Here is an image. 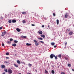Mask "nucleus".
<instances>
[{"instance_id":"nucleus-22","label":"nucleus","mask_w":74,"mask_h":74,"mask_svg":"<svg viewBox=\"0 0 74 74\" xmlns=\"http://www.w3.org/2000/svg\"><path fill=\"white\" fill-rule=\"evenodd\" d=\"M58 55V57H59V58H61V54H59Z\"/></svg>"},{"instance_id":"nucleus-43","label":"nucleus","mask_w":74,"mask_h":74,"mask_svg":"<svg viewBox=\"0 0 74 74\" xmlns=\"http://www.w3.org/2000/svg\"><path fill=\"white\" fill-rule=\"evenodd\" d=\"M0 19H3V17L1 16V17L0 18Z\"/></svg>"},{"instance_id":"nucleus-34","label":"nucleus","mask_w":74,"mask_h":74,"mask_svg":"<svg viewBox=\"0 0 74 74\" xmlns=\"http://www.w3.org/2000/svg\"><path fill=\"white\" fill-rule=\"evenodd\" d=\"M2 47H4V44L2 42Z\"/></svg>"},{"instance_id":"nucleus-30","label":"nucleus","mask_w":74,"mask_h":74,"mask_svg":"<svg viewBox=\"0 0 74 74\" xmlns=\"http://www.w3.org/2000/svg\"><path fill=\"white\" fill-rule=\"evenodd\" d=\"M21 63H22V64H26L25 62H21Z\"/></svg>"},{"instance_id":"nucleus-42","label":"nucleus","mask_w":74,"mask_h":74,"mask_svg":"<svg viewBox=\"0 0 74 74\" xmlns=\"http://www.w3.org/2000/svg\"><path fill=\"white\" fill-rule=\"evenodd\" d=\"M3 29V27H0V30H1V29Z\"/></svg>"},{"instance_id":"nucleus-40","label":"nucleus","mask_w":74,"mask_h":74,"mask_svg":"<svg viewBox=\"0 0 74 74\" xmlns=\"http://www.w3.org/2000/svg\"><path fill=\"white\" fill-rule=\"evenodd\" d=\"M32 26H35V25L32 24Z\"/></svg>"},{"instance_id":"nucleus-6","label":"nucleus","mask_w":74,"mask_h":74,"mask_svg":"<svg viewBox=\"0 0 74 74\" xmlns=\"http://www.w3.org/2000/svg\"><path fill=\"white\" fill-rule=\"evenodd\" d=\"M1 67L2 69H4V68H5V65H1Z\"/></svg>"},{"instance_id":"nucleus-12","label":"nucleus","mask_w":74,"mask_h":74,"mask_svg":"<svg viewBox=\"0 0 74 74\" xmlns=\"http://www.w3.org/2000/svg\"><path fill=\"white\" fill-rule=\"evenodd\" d=\"M59 21L58 19L57 20V25H59Z\"/></svg>"},{"instance_id":"nucleus-18","label":"nucleus","mask_w":74,"mask_h":74,"mask_svg":"<svg viewBox=\"0 0 74 74\" xmlns=\"http://www.w3.org/2000/svg\"><path fill=\"white\" fill-rule=\"evenodd\" d=\"M14 65L16 67H18V66L16 65V64H14Z\"/></svg>"},{"instance_id":"nucleus-25","label":"nucleus","mask_w":74,"mask_h":74,"mask_svg":"<svg viewBox=\"0 0 74 74\" xmlns=\"http://www.w3.org/2000/svg\"><path fill=\"white\" fill-rule=\"evenodd\" d=\"M51 45L53 46L54 45H55V43L54 42H52L51 43Z\"/></svg>"},{"instance_id":"nucleus-41","label":"nucleus","mask_w":74,"mask_h":74,"mask_svg":"<svg viewBox=\"0 0 74 74\" xmlns=\"http://www.w3.org/2000/svg\"><path fill=\"white\" fill-rule=\"evenodd\" d=\"M5 63H8V62H7V61H5Z\"/></svg>"},{"instance_id":"nucleus-35","label":"nucleus","mask_w":74,"mask_h":74,"mask_svg":"<svg viewBox=\"0 0 74 74\" xmlns=\"http://www.w3.org/2000/svg\"><path fill=\"white\" fill-rule=\"evenodd\" d=\"M65 45H66L67 44V42H65Z\"/></svg>"},{"instance_id":"nucleus-23","label":"nucleus","mask_w":74,"mask_h":74,"mask_svg":"<svg viewBox=\"0 0 74 74\" xmlns=\"http://www.w3.org/2000/svg\"><path fill=\"white\" fill-rule=\"evenodd\" d=\"M45 73H46V74H47V73H48V71H47L46 70H45Z\"/></svg>"},{"instance_id":"nucleus-55","label":"nucleus","mask_w":74,"mask_h":74,"mask_svg":"<svg viewBox=\"0 0 74 74\" xmlns=\"http://www.w3.org/2000/svg\"><path fill=\"white\" fill-rule=\"evenodd\" d=\"M74 52V51H73Z\"/></svg>"},{"instance_id":"nucleus-32","label":"nucleus","mask_w":74,"mask_h":74,"mask_svg":"<svg viewBox=\"0 0 74 74\" xmlns=\"http://www.w3.org/2000/svg\"><path fill=\"white\" fill-rule=\"evenodd\" d=\"M53 16H56V14L55 13H53Z\"/></svg>"},{"instance_id":"nucleus-46","label":"nucleus","mask_w":74,"mask_h":74,"mask_svg":"<svg viewBox=\"0 0 74 74\" xmlns=\"http://www.w3.org/2000/svg\"><path fill=\"white\" fill-rule=\"evenodd\" d=\"M6 59H9V58L8 57H6Z\"/></svg>"},{"instance_id":"nucleus-20","label":"nucleus","mask_w":74,"mask_h":74,"mask_svg":"<svg viewBox=\"0 0 74 74\" xmlns=\"http://www.w3.org/2000/svg\"><path fill=\"white\" fill-rule=\"evenodd\" d=\"M23 23H26V21H25V20H24L23 21Z\"/></svg>"},{"instance_id":"nucleus-1","label":"nucleus","mask_w":74,"mask_h":74,"mask_svg":"<svg viewBox=\"0 0 74 74\" xmlns=\"http://www.w3.org/2000/svg\"><path fill=\"white\" fill-rule=\"evenodd\" d=\"M34 42H35V44L36 45V46H38V45L39 44H38V42H37V41L36 40H34Z\"/></svg>"},{"instance_id":"nucleus-27","label":"nucleus","mask_w":74,"mask_h":74,"mask_svg":"<svg viewBox=\"0 0 74 74\" xmlns=\"http://www.w3.org/2000/svg\"><path fill=\"white\" fill-rule=\"evenodd\" d=\"M7 44H11V42L9 41L7 42Z\"/></svg>"},{"instance_id":"nucleus-33","label":"nucleus","mask_w":74,"mask_h":74,"mask_svg":"<svg viewBox=\"0 0 74 74\" xmlns=\"http://www.w3.org/2000/svg\"><path fill=\"white\" fill-rule=\"evenodd\" d=\"M55 59L56 60H57V59H58V57L57 56H55Z\"/></svg>"},{"instance_id":"nucleus-15","label":"nucleus","mask_w":74,"mask_h":74,"mask_svg":"<svg viewBox=\"0 0 74 74\" xmlns=\"http://www.w3.org/2000/svg\"><path fill=\"white\" fill-rule=\"evenodd\" d=\"M28 66L29 67H31L32 66V64H28Z\"/></svg>"},{"instance_id":"nucleus-44","label":"nucleus","mask_w":74,"mask_h":74,"mask_svg":"<svg viewBox=\"0 0 74 74\" xmlns=\"http://www.w3.org/2000/svg\"><path fill=\"white\" fill-rule=\"evenodd\" d=\"M21 38H24V36H21Z\"/></svg>"},{"instance_id":"nucleus-13","label":"nucleus","mask_w":74,"mask_h":74,"mask_svg":"<svg viewBox=\"0 0 74 74\" xmlns=\"http://www.w3.org/2000/svg\"><path fill=\"white\" fill-rule=\"evenodd\" d=\"M73 33V32L71 31L69 32V34L70 35H72Z\"/></svg>"},{"instance_id":"nucleus-19","label":"nucleus","mask_w":74,"mask_h":74,"mask_svg":"<svg viewBox=\"0 0 74 74\" xmlns=\"http://www.w3.org/2000/svg\"><path fill=\"white\" fill-rule=\"evenodd\" d=\"M51 73L53 74H54L55 73V71L53 70H52L51 71Z\"/></svg>"},{"instance_id":"nucleus-50","label":"nucleus","mask_w":74,"mask_h":74,"mask_svg":"<svg viewBox=\"0 0 74 74\" xmlns=\"http://www.w3.org/2000/svg\"><path fill=\"white\" fill-rule=\"evenodd\" d=\"M72 71H74V69H72Z\"/></svg>"},{"instance_id":"nucleus-2","label":"nucleus","mask_w":74,"mask_h":74,"mask_svg":"<svg viewBox=\"0 0 74 74\" xmlns=\"http://www.w3.org/2000/svg\"><path fill=\"white\" fill-rule=\"evenodd\" d=\"M53 57H55V55L53 54H51L50 55V58L51 59H53Z\"/></svg>"},{"instance_id":"nucleus-52","label":"nucleus","mask_w":74,"mask_h":74,"mask_svg":"<svg viewBox=\"0 0 74 74\" xmlns=\"http://www.w3.org/2000/svg\"><path fill=\"white\" fill-rule=\"evenodd\" d=\"M48 27H49V25H48Z\"/></svg>"},{"instance_id":"nucleus-47","label":"nucleus","mask_w":74,"mask_h":74,"mask_svg":"<svg viewBox=\"0 0 74 74\" xmlns=\"http://www.w3.org/2000/svg\"><path fill=\"white\" fill-rule=\"evenodd\" d=\"M54 48H56V45H54Z\"/></svg>"},{"instance_id":"nucleus-24","label":"nucleus","mask_w":74,"mask_h":74,"mask_svg":"<svg viewBox=\"0 0 74 74\" xmlns=\"http://www.w3.org/2000/svg\"><path fill=\"white\" fill-rule=\"evenodd\" d=\"M38 39L39 40H43V39L42 38H39Z\"/></svg>"},{"instance_id":"nucleus-8","label":"nucleus","mask_w":74,"mask_h":74,"mask_svg":"<svg viewBox=\"0 0 74 74\" xmlns=\"http://www.w3.org/2000/svg\"><path fill=\"white\" fill-rule=\"evenodd\" d=\"M17 63L18 64H21V62L19 60H17Z\"/></svg>"},{"instance_id":"nucleus-29","label":"nucleus","mask_w":74,"mask_h":74,"mask_svg":"<svg viewBox=\"0 0 74 74\" xmlns=\"http://www.w3.org/2000/svg\"><path fill=\"white\" fill-rule=\"evenodd\" d=\"M4 71H5L6 73H7V72H8V71H7V69H5L4 70Z\"/></svg>"},{"instance_id":"nucleus-36","label":"nucleus","mask_w":74,"mask_h":74,"mask_svg":"<svg viewBox=\"0 0 74 74\" xmlns=\"http://www.w3.org/2000/svg\"><path fill=\"white\" fill-rule=\"evenodd\" d=\"M10 41H13V39L12 38H10Z\"/></svg>"},{"instance_id":"nucleus-31","label":"nucleus","mask_w":74,"mask_h":74,"mask_svg":"<svg viewBox=\"0 0 74 74\" xmlns=\"http://www.w3.org/2000/svg\"><path fill=\"white\" fill-rule=\"evenodd\" d=\"M68 66H69V67H71V64H68Z\"/></svg>"},{"instance_id":"nucleus-10","label":"nucleus","mask_w":74,"mask_h":74,"mask_svg":"<svg viewBox=\"0 0 74 74\" xmlns=\"http://www.w3.org/2000/svg\"><path fill=\"white\" fill-rule=\"evenodd\" d=\"M26 45H27V46H31V44H29L28 43H27Z\"/></svg>"},{"instance_id":"nucleus-5","label":"nucleus","mask_w":74,"mask_h":74,"mask_svg":"<svg viewBox=\"0 0 74 74\" xmlns=\"http://www.w3.org/2000/svg\"><path fill=\"white\" fill-rule=\"evenodd\" d=\"M69 16V15H68V14L67 13H66V14L65 15V16L64 18H67V17Z\"/></svg>"},{"instance_id":"nucleus-9","label":"nucleus","mask_w":74,"mask_h":74,"mask_svg":"<svg viewBox=\"0 0 74 74\" xmlns=\"http://www.w3.org/2000/svg\"><path fill=\"white\" fill-rule=\"evenodd\" d=\"M16 21L15 20H12V22L13 23H15V22H16Z\"/></svg>"},{"instance_id":"nucleus-48","label":"nucleus","mask_w":74,"mask_h":74,"mask_svg":"<svg viewBox=\"0 0 74 74\" xmlns=\"http://www.w3.org/2000/svg\"><path fill=\"white\" fill-rule=\"evenodd\" d=\"M35 71L36 72H37V69H35Z\"/></svg>"},{"instance_id":"nucleus-21","label":"nucleus","mask_w":74,"mask_h":74,"mask_svg":"<svg viewBox=\"0 0 74 74\" xmlns=\"http://www.w3.org/2000/svg\"><path fill=\"white\" fill-rule=\"evenodd\" d=\"M9 23H11L12 22V21H11V20H9L8 21Z\"/></svg>"},{"instance_id":"nucleus-17","label":"nucleus","mask_w":74,"mask_h":74,"mask_svg":"<svg viewBox=\"0 0 74 74\" xmlns=\"http://www.w3.org/2000/svg\"><path fill=\"white\" fill-rule=\"evenodd\" d=\"M16 45V44H13L12 45V46L13 47H15Z\"/></svg>"},{"instance_id":"nucleus-51","label":"nucleus","mask_w":74,"mask_h":74,"mask_svg":"<svg viewBox=\"0 0 74 74\" xmlns=\"http://www.w3.org/2000/svg\"><path fill=\"white\" fill-rule=\"evenodd\" d=\"M1 36H2L3 37H4V35H1Z\"/></svg>"},{"instance_id":"nucleus-53","label":"nucleus","mask_w":74,"mask_h":74,"mask_svg":"<svg viewBox=\"0 0 74 74\" xmlns=\"http://www.w3.org/2000/svg\"><path fill=\"white\" fill-rule=\"evenodd\" d=\"M18 74H21V73H18Z\"/></svg>"},{"instance_id":"nucleus-38","label":"nucleus","mask_w":74,"mask_h":74,"mask_svg":"<svg viewBox=\"0 0 74 74\" xmlns=\"http://www.w3.org/2000/svg\"><path fill=\"white\" fill-rule=\"evenodd\" d=\"M64 58L66 60H69V59H68L66 57H65Z\"/></svg>"},{"instance_id":"nucleus-49","label":"nucleus","mask_w":74,"mask_h":74,"mask_svg":"<svg viewBox=\"0 0 74 74\" xmlns=\"http://www.w3.org/2000/svg\"><path fill=\"white\" fill-rule=\"evenodd\" d=\"M3 74H5V72H3Z\"/></svg>"},{"instance_id":"nucleus-14","label":"nucleus","mask_w":74,"mask_h":74,"mask_svg":"<svg viewBox=\"0 0 74 74\" xmlns=\"http://www.w3.org/2000/svg\"><path fill=\"white\" fill-rule=\"evenodd\" d=\"M41 37H43V38H45V35H41Z\"/></svg>"},{"instance_id":"nucleus-16","label":"nucleus","mask_w":74,"mask_h":74,"mask_svg":"<svg viewBox=\"0 0 74 74\" xmlns=\"http://www.w3.org/2000/svg\"><path fill=\"white\" fill-rule=\"evenodd\" d=\"M22 14H24V15H25V14H26L27 13L26 12H22Z\"/></svg>"},{"instance_id":"nucleus-37","label":"nucleus","mask_w":74,"mask_h":74,"mask_svg":"<svg viewBox=\"0 0 74 74\" xmlns=\"http://www.w3.org/2000/svg\"><path fill=\"white\" fill-rule=\"evenodd\" d=\"M40 42H41V43H42V44L44 43V42H43L42 41H40Z\"/></svg>"},{"instance_id":"nucleus-26","label":"nucleus","mask_w":74,"mask_h":74,"mask_svg":"<svg viewBox=\"0 0 74 74\" xmlns=\"http://www.w3.org/2000/svg\"><path fill=\"white\" fill-rule=\"evenodd\" d=\"M14 42L15 43H18V41L17 40H15L14 41Z\"/></svg>"},{"instance_id":"nucleus-39","label":"nucleus","mask_w":74,"mask_h":74,"mask_svg":"<svg viewBox=\"0 0 74 74\" xmlns=\"http://www.w3.org/2000/svg\"><path fill=\"white\" fill-rule=\"evenodd\" d=\"M23 38H27V36H24Z\"/></svg>"},{"instance_id":"nucleus-11","label":"nucleus","mask_w":74,"mask_h":74,"mask_svg":"<svg viewBox=\"0 0 74 74\" xmlns=\"http://www.w3.org/2000/svg\"><path fill=\"white\" fill-rule=\"evenodd\" d=\"M5 33H6V32L5 31H4L3 32H2V34H4V35H5Z\"/></svg>"},{"instance_id":"nucleus-45","label":"nucleus","mask_w":74,"mask_h":74,"mask_svg":"<svg viewBox=\"0 0 74 74\" xmlns=\"http://www.w3.org/2000/svg\"><path fill=\"white\" fill-rule=\"evenodd\" d=\"M42 27H44V25H42Z\"/></svg>"},{"instance_id":"nucleus-7","label":"nucleus","mask_w":74,"mask_h":74,"mask_svg":"<svg viewBox=\"0 0 74 74\" xmlns=\"http://www.w3.org/2000/svg\"><path fill=\"white\" fill-rule=\"evenodd\" d=\"M16 30H17V32H20L21 31L20 29L18 28H16Z\"/></svg>"},{"instance_id":"nucleus-4","label":"nucleus","mask_w":74,"mask_h":74,"mask_svg":"<svg viewBox=\"0 0 74 74\" xmlns=\"http://www.w3.org/2000/svg\"><path fill=\"white\" fill-rule=\"evenodd\" d=\"M38 33L40 34H42V32L40 30L38 31Z\"/></svg>"},{"instance_id":"nucleus-28","label":"nucleus","mask_w":74,"mask_h":74,"mask_svg":"<svg viewBox=\"0 0 74 74\" xmlns=\"http://www.w3.org/2000/svg\"><path fill=\"white\" fill-rule=\"evenodd\" d=\"M9 54H10V53L8 52H7L6 53V55H9Z\"/></svg>"},{"instance_id":"nucleus-3","label":"nucleus","mask_w":74,"mask_h":74,"mask_svg":"<svg viewBox=\"0 0 74 74\" xmlns=\"http://www.w3.org/2000/svg\"><path fill=\"white\" fill-rule=\"evenodd\" d=\"M8 72L9 74H12V71L11 69H8Z\"/></svg>"},{"instance_id":"nucleus-54","label":"nucleus","mask_w":74,"mask_h":74,"mask_svg":"<svg viewBox=\"0 0 74 74\" xmlns=\"http://www.w3.org/2000/svg\"><path fill=\"white\" fill-rule=\"evenodd\" d=\"M70 30L69 29V30H68V31L69 32V31H70Z\"/></svg>"}]
</instances>
